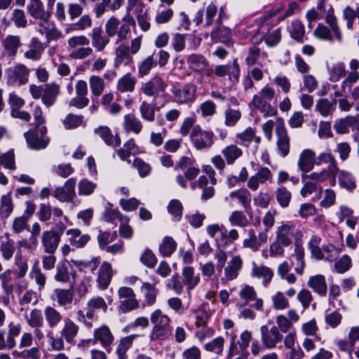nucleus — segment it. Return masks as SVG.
<instances>
[{
    "mask_svg": "<svg viewBox=\"0 0 359 359\" xmlns=\"http://www.w3.org/2000/svg\"><path fill=\"white\" fill-rule=\"evenodd\" d=\"M152 328L149 338L150 341H164L172 334L170 318L164 314L161 309H156L150 314Z\"/></svg>",
    "mask_w": 359,
    "mask_h": 359,
    "instance_id": "1",
    "label": "nucleus"
},
{
    "mask_svg": "<svg viewBox=\"0 0 359 359\" xmlns=\"http://www.w3.org/2000/svg\"><path fill=\"white\" fill-rule=\"evenodd\" d=\"M276 97V90L269 84L263 86L257 94L254 95L250 105L258 109L264 117L274 116L277 109L269 102Z\"/></svg>",
    "mask_w": 359,
    "mask_h": 359,
    "instance_id": "2",
    "label": "nucleus"
},
{
    "mask_svg": "<svg viewBox=\"0 0 359 359\" xmlns=\"http://www.w3.org/2000/svg\"><path fill=\"white\" fill-rule=\"evenodd\" d=\"M126 23H121L120 20L115 16L110 17L104 25L105 33L111 38L117 36L116 44L128 39L130 32V25H135V21L133 17L124 18Z\"/></svg>",
    "mask_w": 359,
    "mask_h": 359,
    "instance_id": "3",
    "label": "nucleus"
},
{
    "mask_svg": "<svg viewBox=\"0 0 359 359\" xmlns=\"http://www.w3.org/2000/svg\"><path fill=\"white\" fill-rule=\"evenodd\" d=\"M325 22L329 27L319 24L314 30L316 37L330 42L336 41L341 43L342 42V33L338 25L337 18L334 15L328 13L325 17Z\"/></svg>",
    "mask_w": 359,
    "mask_h": 359,
    "instance_id": "4",
    "label": "nucleus"
},
{
    "mask_svg": "<svg viewBox=\"0 0 359 359\" xmlns=\"http://www.w3.org/2000/svg\"><path fill=\"white\" fill-rule=\"evenodd\" d=\"M90 40L85 35H77L67 40L69 56L73 60H83L93 53V48L89 46Z\"/></svg>",
    "mask_w": 359,
    "mask_h": 359,
    "instance_id": "5",
    "label": "nucleus"
},
{
    "mask_svg": "<svg viewBox=\"0 0 359 359\" xmlns=\"http://www.w3.org/2000/svg\"><path fill=\"white\" fill-rule=\"evenodd\" d=\"M275 233V238L278 240L282 245H286L288 247L292 243L293 238L296 242L302 241L303 236L302 231L297 229L295 224L283 222L276 227Z\"/></svg>",
    "mask_w": 359,
    "mask_h": 359,
    "instance_id": "6",
    "label": "nucleus"
},
{
    "mask_svg": "<svg viewBox=\"0 0 359 359\" xmlns=\"http://www.w3.org/2000/svg\"><path fill=\"white\" fill-rule=\"evenodd\" d=\"M259 332L260 341L265 349H274L283 341V336L275 325L271 327H269L267 325H262L259 328Z\"/></svg>",
    "mask_w": 359,
    "mask_h": 359,
    "instance_id": "7",
    "label": "nucleus"
},
{
    "mask_svg": "<svg viewBox=\"0 0 359 359\" xmlns=\"http://www.w3.org/2000/svg\"><path fill=\"white\" fill-rule=\"evenodd\" d=\"M187 65L190 69L195 72L203 73L198 79L200 83H206L212 74V70L209 69V65L207 60L201 55L191 54L187 57Z\"/></svg>",
    "mask_w": 359,
    "mask_h": 359,
    "instance_id": "8",
    "label": "nucleus"
},
{
    "mask_svg": "<svg viewBox=\"0 0 359 359\" xmlns=\"http://www.w3.org/2000/svg\"><path fill=\"white\" fill-rule=\"evenodd\" d=\"M167 86L163 79L160 76L156 75L150 80L142 83L139 93L156 99L160 93L165 90Z\"/></svg>",
    "mask_w": 359,
    "mask_h": 359,
    "instance_id": "9",
    "label": "nucleus"
},
{
    "mask_svg": "<svg viewBox=\"0 0 359 359\" xmlns=\"http://www.w3.org/2000/svg\"><path fill=\"white\" fill-rule=\"evenodd\" d=\"M275 131L277 137L276 147L278 154L281 157L285 158L290 153V139L284 126L283 119L280 118L278 120Z\"/></svg>",
    "mask_w": 359,
    "mask_h": 359,
    "instance_id": "10",
    "label": "nucleus"
},
{
    "mask_svg": "<svg viewBox=\"0 0 359 359\" xmlns=\"http://www.w3.org/2000/svg\"><path fill=\"white\" fill-rule=\"evenodd\" d=\"M214 134L211 131L202 130L196 126L191 133V139L196 149L210 148L213 144Z\"/></svg>",
    "mask_w": 359,
    "mask_h": 359,
    "instance_id": "11",
    "label": "nucleus"
},
{
    "mask_svg": "<svg viewBox=\"0 0 359 359\" xmlns=\"http://www.w3.org/2000/svg\"><path fill=\"white\" fill-rule=\"evenodd\" d=\"M30 71L22 63H17L12 68L6 70L8 83L18 82L20 86H23L29 81Z\"/></svg>",
    "mask_w": 359,
    "mask_h": 359,
    "instance_id": "12",
    "label": "nucleus"
},
{
    "mask_svg": "<svg viewBox=\"0 0 359 359\" xmlns=\"http://www.w3.org/2000/svg\"><path fill=\"white\" fill-rule=\"evenodd\" d=\"M26 46L27 50L23 53L25 59L32 62H36L41 59L46 47L38 37L32 36Z\"/></svg>",
    "mask_w": 359,
    "mask_h": 359,
    "instance_id": "13",
    "label": "nucleus"
},
{
    "mask_svg": "<svg viewBox=\"0 0 359 359\" xmlns=\"http://www.w3.org/2000/svg\"><path fill=\"white\" fill-rule=\"evenodd\" d=\"M75 186L76 179L69 178L63 187L56 188L52 194L60 202H71L76 196Z\"/></svg>",
    "mask_w": 359,
    "mask_h": 359,
    "instance_id": "14",
    "label": "nucleus"
},
{
    "mask_svg": "<svg viewBox=\"0 0 359 359\" xmlns=\"http://www.w3.org/2000/svg\"><path fill=\"white\" fill-rule=\"evenodd\" d=\"M61 237L56 233L55 229H51L45 231L41 236V245L44 252L47 254H54L60 244Z\"/></svg>",
    "mask_w": 359,
    "mask_h": 359,
    "instance_id": "15",
    "label": "nucleus"
},
{
    "mask_svg": "<svg viewBox=\"0 0 359 359\" xmlns=\"http://www.w3.org/2000/svg\"><path fill=\"white\" fill-rule=\"evenodd\" d=\"M21 38L18 35L8 34L1 40L3 53L14 59L22 46Z\"/></svg>",
    "mask_w": 359,
    "mask_h": 359,
    "instance_id": "16",
    "label": "nucleus"
},
{
    "mask_svg": "<svg viewBox=\"0 0 359 359\" xmlns=\"http://www.w3.org/2000/svg\"><path fill=\"white\" fill-rule=\"evenodd\" d=\"M93 340L94 343H100L102 348L107 352H110L111 345L114 340V337L108 326L102 325L94 330Z\"/></svg>",
    "mask_w": 359,
    "mask_h": 359,
    "instance_id": "17",
    "label": "nucleus"
},
{
    "mask_svg": "<svg viewBox=\"0 0 359 359\" xmlns=\"http://www.w3.org/2000/svg\"><path fill=\"white\" fill-rule=\"evenodd\" d=\"M273 179V174L270 169L267 167H260L258 171L252 176H251L247 183L248 187L252 190L257 191L259 184H263L266 182H271Z\"/></svg>",
    "mask_w": 359,
    "mask_h": 359,
    "instance_id": "18",
    "label": "nucleus"
},
{
    "mask_svg": "<svg viewBox=\"0 0 359 359\" xmlns=\"http://www.w3.org/2000/svg\"><path fill=\"white\" fill-rule=\"evenodd\" d=\"M243 262L241 256L235 255L227 262L224 269V277L222 280L231 281L236 279L241 271Z\"/></svg>",
    "mask_w": 359,
    "mask_h": 359,
    "instance_id": "19",
    "label": "nucleus"
},
{
    "mask_svg": "<svg viewBox=\"0 0 359 359\" xmlns=\"http://www.w3.org/2000/svg\"><path fill=\"white\" fill-rule=\"evenodd\" d=\"M79 330V326L73 320L65 318L60 330V334L65 338L67 344H74Z\"/></svg>",
    "mask_w": 359,
    "mask_h": 359,
    "instance_id": "20",
    "label": "nucleus"
},
{
    "mask_svg": "<svg viewBox=\"0 0 359 359\" xmlns=\"http://www.w3.org/2000/svg\"><path fill=\"white\" fill-rule=\"evenodd\" d=\"M27 146L33 150L44 149L50 142L48 136L41 137L39 134L33 130H29L24 133Z\"/></svg>",
    "mask_w": 359,
    "mask_h": 359,
    "instance_id": "21",
    "label": "nucleus"
},
{
    "mask_svg": "<svg viewBox=\"0 0 359 359\" xmlns=\"http://www.w3.org/2000/svg\"><path fill=\"white\" fill-rule=\"evenodd\" d=\"M196 87L192 83L186 84L182 88L174 89L175 100L179 104L192 102L195 100Z\"/></svg>",
    "mask_w": 359,
    "mask_h": 359,
    "instance_id": "22",
    "label": "nucleus"
},
{
    "mask_svg": "<svg viewBox=\"0 0 359 359\" xmlns=\"http://www.w3.org/2000/svg\"><path fill=\"white\" fill-rule=\"evenodd\" d=\"M294 250L291 257L295 259V262H292V265L295 266L294 271L296 273L302 276L306 266L304 261L305 252L302 241H297L294 242Z\"/></svg>",
    "mask_w": 359,
    "mask_h": 359,
    "instance_id": "23",
    "label": "nucleus"
},
{
    "mask_svg": "<svg viewBox=\"0 0 359 359\" xmlns=\"http://www.w3.org/2000/svg\"><path fill=\"white\" fill-rule=\"evenodd\" d=\"M113 276L112 266L104 262L100 266L96 278L97 286L100 290H105L109 285Z\"/></svg>",
    "mask_w": 359,
    "mask_h": 359,
    "instance_id": "24",
    "label": "nucleus"
},
{
    "mask_svg": "<svg viewBox=\"0 0 359 359\" xmlns=\"http://www.w3.org/2000/svg\"><path fill=\"white\" fill-rule=\"evenodd\" d=\"M60 93V86L59 84L55 83L46 84L41 98L42 103L48 108L53 106Z\"/></svg>",
    "mask_w": 359,
    "mask_h": 359,
    "instance_id": "25",
    "label": "nucleus"
},
{
    "mask_svg": "<svg viewBox=\"0 0 359 359\" xmlns=\"http://www.w3.org/2000/svg\"><path fill=\"white\" fill-rule=\"evenodd\" d=\"M76 271L72 269L67 262H60L56 265L54 279L61 283L69 282L71 277L75 278Z\"/></svg>",
    "mask_w": 359,
    "mask_h": 359,
    "instance_id": "26",
    "label": "nucleus"
},
{
    "mask_svg": "<svg viewBox=\"0 0 359 359\" xmlns=\"http://www.w3.org/2000/svg\"><path fill=\"white\" fill-rule=\"evenodd\" d=\"M74 293L72 289L56 288L53 292L52 299L60 307H66L72 304Z\"/></svg>",
    "mask_w": 359,
    "mask_h": 359,
    "instance_id": "27",
    "label": "nucleus"
},
{
    "mask_svg": "<svg viewBox=\"0 0 359 359\" xmlns=\"http://www.w3.org/2000/svg\"><path fill=\"white\" fill-rule=\"evenodd\" d=\"M90 36L93 48L97 52H102L110 41V38L108 37L107 34H103V32L100 27L93 28Z\"/></svg>",
    "mask_w": 359,
    "mask_h": 359,
    "instance_id": "28",
    "label": "nucleus"
},
{
    "mask_svg": "<svg viewBox=\"0 0 359 359\" xmlns=\"http://www.w3.org/2000/svg\"><path fill=\"white\" fill-rule=\"evenodd\" d=\"M183 283L187 287V290L190 292L200 282V275L195 272L193 266H187L182 270Z\"/></svg>",
    "mask_w": 359,
    "mask_h": 359,
    "instance_id": "29",
    "label": "nucleus"
},
{
    "mask_svg": "<svg viewBox=\"0 0 359 359\" xmlns=\"http://www.w3.org/2000/svg\"><path fill=\"white\" fill-rule=\"evenodd\" d=\"M43 315L48 327L51 330L58 327L63 320L62 314L57 309L50 305L45 306Z\"/></svg>",
    "mask_w": 359,
    "mask_h": 359,
    "instance_id": "30",
    "label": "nucleus"
},
{
    "mask_svg": "<svg viewBox=\"0 0 359 359\" xmlns=\"http://www.w3.org/2000/svg\"><path fill=\"white\" fill-rule=\"evenodd\" d=\"M69 236V242L71 245L76 248H83L90 241V236L86 233H82L79 229H70L66 231Z\"/></svg>",
    "mask_w": 359,
    "mask_h": 359,
    "instance_id": "31",
    "label": "nucleus"
},
{
    "mask_svg": "<svg viewBox=\"0 0 359 359\" xmlns=\"http://www.w3.org/2000/svg\"><path fill=\"white\" fill-rule=\"evenodd\" d=\"M316 154L309 149L303 150L299 157L297 162L298 168L300 170L307 172L313 169L314 165Z\"/></svg>",
    "mask_w": 359,
    "mask_h": 359,
    "instance_id": "32",
    "label": "nucleus"
},
{
    "mask_svg": "<svg viewBox=\"0 0 359 359\" xmlns=\"http://www.w3.org/2000/svg\"><path fill=\"white\" fill-rule=\"evenodd\" d=\"M132 62L133 57L128 46L125 43H120L115 49L114 67L118 68L123 63L128 65Z\"/></svg>",
    "mask_w": 359,
    "mask_h": 359,
    "instance_id": "33",
    "label": "nucleus"
},
{
    "mask_svg": "<svg viewBox=\"0 0 359 359\" xmlns=\"http://www.w3.org/2000/svg\"><path fill=\"white\" fill-rule=\"evenodd\" d=\"M137 79L130 73H127L120 77L116 83V90L121 93H133L137 83Z\"/></svg>",
    "mask_w": 359,
    "mask_h": 359,
    "instance_id": "34",
    "label": "nucleus"
},
{
    "mask_svg": "<svg viewBox=\"0 0 359 359\" xmlns=\"http://www.w3.org/2000/svg\"><path fill=\"white\" fill-rule=\"evenodd\" d=\"M94 133L108 146L116 147L121 144L120 137L117 135L114 137L110 128L107 126H99L94 130Z\"/></svg>",
    "mask_w": 359,
    "mask_h": 359,
    "instance_id": "35",
    "label": "nucleus"
},
{
    "mask_svg": "<svg viewBox=\"0 0 359 359\" xmlns=\"http://www.w3.org/2000/svg\"><path fill=\"white\" fill-rule=\"evenodd\" d=\"M308 286L320 296L325 297L327 294V285L324 276L317 274L311 276L308 280Z\"/></svg>",
    "mask_w": 359,
    "mask_h": 359,
    "instance_id": "36",
    "label": "nucleus"
},
{
    "mask_svg": "<svg viewBox=\"0 0 359 359\" xmlns=\"http://www.w3.org/2000/svg\"><path fill=\"white\" fill-rule=\"evenodd\" d=\"M141 292L144 299L142 303V307L151 306L156 303L158 290L149 283H144L141 287Z\"/></svg>",
    "mask_w": 359,
    "mask_h": 359,
    "instance_id": "37",
    "label": "nucleus"
},
{
    "mask_svg": "<svg viewBox=\"0 0 359 359\" xmlns=\"http://www.w3.org/2000/svg\"><path fill=\"white\" fill-rule=\"evenodd\" d=\"M27 12L34 19L50 17L49 12L45 11V7L41 0H30L27 7Z\"/></svg>",
    "mask_w": 359,
    "mask_h": 359,
    "instance_id": "38",
    "label": "nucleus"
},
{
    "mask_svg": "<svg viewBox=\"0 0 359 359\" xmlns=\"http://www.w3.org/2000/svg\"><path fill=\"white\" fill-rule=\"evenodd\" d=\"M123 127L126 133L132 132L139 134L142 131L143 126L141 121L133 114H128L123 117Z\"/></svg>",
    "mask_w": 359,
    "mask_h": 359,
    "instance_id": "39",
    "label": "nucleus"
},
{
    "mask_svg": "<svg viewBox=\"0 0 359 359\" xmlns=\"http://www.w3.org/2000/svg\"><path fill=\"white\" fill-rule=\"evenodd\" d=\"M154 55L155 53H153L139 62L137 65V75L139 78L149 75L151 70L157 65Z\"/></svg>",
    "mask_w": 359,
    "mask_h": 359,
    "instance_id": "40",
    "label": "nucleus"
},
{
    "mask_svg": "<svg viewBox=\"0 0 359 359\" xmlns=\"http://www.w3.org/2000/svg\"><path fill=\"white\" fill-rule=\"evenodd\" d=\"M237 198L238 201L242 204L244 208V210L246 212L251 209V199H250V194L248 190H237L231 191L229 194V196L225 198L226 201L230 199Z\"/></svg>",
    "mask_w": 359,
    "mask_h": 359,
    "instance_id": "41",
    "label": "nucleus"
},
{
    "mask_svg": "<svg viewBox=\"0 0 359 359\" xmlns=\"http://www.w3.org/2000/svg\"><path fill=\"white\" fill-rule=\"evenodd\" d=\"M251 276L252 277L262 278L264 285H267L273 276V272L270 268L266 266L254 265L251 271Z\"/></svg>",
    "mask_w": 359,
    "mask_h": 359,
    "instance_id": "42",
    "label": "nucleus"
},
{
    "mask_svg": "<svg viewBox=\"0 0 359 359\" xmlns=\"http://www.w3.org/2000/svg\"><path fill=\"white\" fill-rule=\"evenodd\" d=\"M337 101H330L327 98L319 99L316 104V109L323 117H327L334 111Z\"/></svg>",
    "mask_w": 359,
    "mask_h": 359,
    "instance_id": "43",
    "label": "nucleus"
},
{
    "mask_svg": "<svg viewBox=\"0 0 359 359\" xmlns=\"http://www.w3.org/2000/svg\"><path fill=\"white\" fill-rule=\"evenodd\" d=\"M231 36V30L221 25H218L211 32V39L215 43H228Z\"/></svg>",
    "mask_w": 359,
    "mask_h": 359,
    "instance_id": "44",
    "label": "nucleus"
},
{
    "mask_svg": "<svg viewBox=\"0 0 359 359\" xmlns=\"http://www.w3.org/2000/svg\"><path fill=\"white\" fill-rule=\"evenodd\" d=\"M27 325L32 328L41 327L43 326L44 320L43 313L39 309H33L29 314L25 317Z\"/></svg>",
    "mask_w": 359,
    "mask_h": 359,
    "instance_id": "45",
    "label": "nucleus"
},
{
    "mask_svg": "<svg viewBox=\"0 0 359 359\" xmlns=\"http://www.w3.org/2000/svg\"><path fill=\"white\" fill-rule=\"evenodd\" d=\"M212 315V313L209 305L207 303L201 304L196 311V326L200 327L207 325Z\"/></svg>",
    "mask_w": 359,
    "mask_h": 359,
    "instance_id": "46",
    "label": "nucleus"
},
{
    "mask_svg": "<svg viewBox=\"0 0 359 359\" xmlns=\"http://www.w3.org/2000/svg\"><path fill=\"white\" fill-rule=\"evenodd\" d=\"M139 111L142 118L145 121L153 122L155 120V103H149L146 100H142L140 102Z\"/></svg>",
    "mask_w": 359,
    "mask_h": 359,
    "instance_id": "47",
    "label": "nucleus"
},
{
    "mask_svg": "<svg viewBox=\"0 0 359 359\" xmlns=\"http://www.w3.org/2000/svg\"><path fill=\"white\" fill-rule=\"evenodd\" d=\"M222 154L225 158L227 164L232 165L236 160L242 156L243 151L236 145L231 144L224 147L222 150Z\"/></svg>",
    "mask_w": 359,
    "mask_h": 359,
    "instance_id": "48",
    "label": "nucleus"
},
{
    "mask_svg": "<svg viewBox=\"0 0 359 359\" xmlns=\"http://www.w3.org/2000/svg\"><path fill=\"white\" fill-rule=\"evenodd\" d=\"M92 23V19L90 15H83L76 22L73 23L67 27L65 29V33L69 34L73 31H84L91 27Z\"/></svg>",
    "mask_w": 359,
    "mask_h": 359,
    "instance_id": "49",
    "label": "nucleus"
},
{
    "mask_svg": "<svg viewBox=\"0 0 359 359\" xmlns=\"http://www.w3.org/2000/svg\"><path fill=\"white\" fill-rule=\"evenodd\" d=\"M137 337L138 335L137 334H131L130 336L123 338L120 341L116 348V353L118 355V359L127 358L126 352L131 347L134 339Z\"/></svg>",
    "mask_w": 359,
    "mask_h": 359,
    "instance_id": "50",
    "label": "nucleus"
},
{
    "mask_svg": "<svg viewBox=\"0 0 359 359\" xmlns=\"http://www.w3.org/2000/svg\"><path fill=\"white\" fill-rule=\"evenodd\" d=\"M290 36L298 42L303 43L305 29L304 25L299 20H294L288 26Z\"/></svg>",
    "mask_w": 359,
    "mask_h": 359,
    "instance_id": "51",
    "label": "nucleus"
},
{
    "mask_svg": "<svg viewBox=\"0 0 359 359\" xmlns=\"http://www.w3.org/2000/svg\"><path fill=\"white\" fill-rule=\"evenodd\" d=\"M29 275L30 278L37 284L39 290L44 288L46 283V276L39 268L38 260L34 262Z\"/></svg>",
    "mask_w": 359,
    "mask_h": 359,
    "instance_id": "52",
    "label": "nucleus"
},
{
    "mask_svg": "<svg viewBox=\"0 0 359 359\" xmlns=\"http://www.w3.org/2000/svg\"><path fill=\"white\" fill-rule=\"evenodd\" d=\"M89 86L92 94L99 97L104 90L105 82L101 76L93 75L89 78Z\"/></svg>",
    "mask_w": 359,
    "mask_h": 359,
    "instance_id": "53",
    "label": "nucleus"
},
{
    "mask_svg": "<svg viewBox=\"0 0 359 359\" xmlns=\"http://www.w3.org/2000/svg\"><path fill=\"white\" fill-rule=\"evenodd\" d=\"M321 238L317 236H313L308 243V248L313 257L317 260H321L324 258V251L323 248L320 247Z\"/></svg>",
    "mask_w": 359,
    "mask_h": 359,
    "instance_id": "54",
    "label": "nucleus"
},
{
    "mask_svg": "<svg viewBox=\"0 0 359 359\" xmlns=\"http://www.w3.org/2000/svg\"><path fill=\"white\" fill-rule=\"evenodd\" d=\"M275 196L280 206L283 208L288 207L292 194L286 187H280L278 188L275 191Z\"/></svg>",
    "mask_w": 359,
    "mask_h": 359,
    "instance_id": "55",
    "label": "nucleus"
},
{
    "mask_svg": "<svg viewBox=\"0 0 359 359\" xmlns=\"http://www.w3.org/2000/svg\"><path fill=\"white\" fill-rule=\"evenodd\" d=\"M241 118V112L238 109L228 107L224 111V125L233 127Z\"/></svg>",
    "mask_w": 359,
    "mask_h": 359,
    "instance_id": "56",
    "label": "nucleus"
},
{
    "mask_svg": "<svg viewBox=\"0 0 359 359\" xmlns=\"http://www.w3.org/2000/svg\"><path fill=\"white\" fill-rule=\"evenodd\" d=\"M62 122L65 128L68 130L85 126L83 116L81 115L69 114L65 116Z\"/></svg>",
    "mask_w": 359,
    "mask_h": 359,
    "instance_id": "57",
    "label": "nucleus"
},
{
    "mask_svg": "<svg viewBox=\"0 0 359 359\" xmlns=\"http://www.w3.org/2000/svg\"><path fill=\"white\" fill-rule=\"evenodd\" d=\"M177 243L170 236H165L159 246V251L163 257L170 256L176 250Z\"/></svg>",
    "mask_w": 359,
    "mask_h": 359,
    "instance_id": "58",
    "label": "nucleus"
},
{
    "mask_svg": "<svg viewBox=\"0 0 359 359\" xmlns=\"http://www.w3.org/2000/svg\"><path fill=\"white\" fill-rule=\"evenodd\" d=\"M339 183L341 187L348 190L355 187V181L351 173L343 170L339 172Z\"/></svg>",
    "mask_w": 359,
    "mask_h": 359,
    "instance_id": "59",
    "label": "nucleus"
},
{
    "mask_svg": "<svg viewBox=\"0 0 359 359\" xmlns=\"http://www.w3.org/2000/svg\"><path fill=\"white\" fill-rule=\"evenodd\" d=\"M11 20L17 28H25L27 25L25 13L22 9L15 8L13 11Z\"/></svg>",
    "mask_w": 359,
    "mask_h": 359,
    "instance_id": "60",
    "label": "nucleus"
},
{
    "mask_svg": "<svg viewBox=\"0 0 359 359\" xmlns=\"http://www.w3.org/2000/svg\"><path fill=\"white\" fill-rule=\"evenodd\" d=\"M15 250L14 242L12 240L7 238L6 240L1 241L0 251L5 260L8 261L12 258Z\"/></svg>",
    "mask_w": 359,
    "mask_h": 359,
    "instance_id": "61",
    "label": "nucleus"
},
{
    "mask_svg": "<svg viewBox=\"0 0 359 359\" xmlns=\"http://www.w3.org/2000/svg\"><path fill=\"white\" fill-rule=\"evenodd\" d=\"M97 184L87 179H82L78 184V193L80 196H89L91 195Z\"/></svg>",
    "mask_w": 359,
    "mask_h": 359,
    "instance_id": "62",
    "label": "nucleus"
},
{
    "mask_svg": "<svg viewBox=\"0 0 359 359\" xmlns=\"http://www.w3.org/2000/svg\"><path fill=\"white\" fill-rule=\"evenodd\" d=\"M13 210V204L10 195H4L1 200L0 216L3 218L8 217Z\"/></svg>",
    "mask_w": 359,
    "mask_h": 359,
    "instance_id": "63",
    "label": "nucleus"
},
{
    "mask_svg": "<svg viewBox=\"0 0 359 359\" xmlns=\"http://www.w3.org/2000/svg\"><path fill=\"white\" fill-rule=\"evenodd\" d=\"M224 339L222 337H218L204 345L205 349L220 355L224 349Z\"/></svg>",
    "mask_w": 359,
    "mask_h": 359,
    "instance_id": "64",
    "label": "nucleus"
}]
</instances>
